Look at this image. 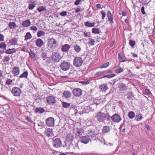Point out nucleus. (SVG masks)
Segmentation results:
<instances>
[{
	"label": "nucleus",
	"mask_w": 155,
	"mask_h": 155,
	"mask_svg": "<svg viewBox=\"0 0 155 155\" xmlns=\"http://www.w3.org/2000/svg\"><path fill=\"white\" fill-rule=\"evenodd\" d=\"M99 88L100 90L102 91L105 92L106 90L108 89V87L106 84H103L100 86Z\"/></svg>",
	"instance_id": "obj_23"
},
{
	"label": "nucleus",
	"mask_w": 155,
	"mask_h": 155,
	"mask_svg": "<svg viewBox=\"0 0 155 155\" xmlns=\"http://www.w3.org/2000/svg\"><path fill=\"white\" fill-rule=\"evenodd\" d=\"M12 92L14 96H19L20 95L21 91L19 88L14 87L12 89Z\"/></svg>",
	"instance_id": "obj_8"
},
{
	"label": "nucleus",
	"mask_w": 155,
	"mask_h": 155,
	"mask_svg": "<svg viewBox=\"0 0 155 155\" xmlns=\"http://www.w3.org/2000/svg\"><path fill=\"white\" fill-rule=\"evenodd\" d=\"M90 83V81L89 80L84 81H81L80 82V83L83 84H89Z\"/></svg>",
	"instance_id": "obj_53"
},
{
	"label": "nucleus",
	"mask_w": 155,
	"mask_h": 155,
	"mask_svg": "<svg viewBox=\"0 0 155 155\" xmlns=\"http://www.w3.org/2000/svg\"><path fill=\"white\" fill-rule=\"evenodd\" d=\"M92 32L94 34H99L100 33V29L96 28H93L92 29Z\"/></svg>",
	"instance_id": "obj_37"
},
{
	"label": "nucleus",
	"mask_w": 155,
	"mask_h": 155,
	"mask_svg": "<svg viewBox=\"0 0 155 155\" xmlns=\"http://www.w3.org/2000/svg\"><path fill=\"white\" fill-rule=\"evenodd\" d=\"M135 44L136 42L135 41L132 40H130L129 41V44L133 48L135 45Z\"/></svg>",
	"instance_id": "obj_45"
},
{
	"label": "nucleus",
	"mask_w": 155,
	"mask_h": 155,
	"mask_svg": "<svg viewBox=\"0 0 155 155\" xmlns=\"http://www.w3.org/2000/svg\"><path fill=\"white\" fill-rule=\"evenodd\" d=\"M4 36L2 34H0V41H4Z\"/></svg>",
	"instance_id": "obj_59"
},
{
	"label": "nucleus",
	"mask_w": 155,
	"mask_h": 155,
	"mask_svg": "<svg viewBox=\"0 0 155 155\" xmlns=\"http://www.w3.org/2000/svg\"><path fill=\"white\" fill-rule=\"evenodd\" d=\"M82 33L84 34V37L85 38H89L91 37V34L90 32L83 31Z\"/></svg>",
	"instance_id": "obj_34"
},
{
	"label": "nucleus",
	"mask_w": 155,
	"mask_h": 155,
	"mask_svg": "<svg viewBox=\"0 0 155 155\" xmlns=\"http://www.w3.org/2000/svg\"><path fill=\"white\" fill-rule=\"evenodd\" d=\"M95 41L93 39L90 38L89 39V41L88 42V44L91 45H94V43Z\"/></svg>",
	"instance_id": "obj_47"
},
{
	"label": "nucleus",
	"mask_w": 155,
	"mask_h": 155,
	"mask_svg": "<svg viewBox=\"0 0 155 155\" xmlns=\"http://www.w3.org/2000/svg\"><path fill=\"white\" fill-rule=\"evenodd\" d=\"M12 82H13L12 80L10 79H7V80H6V82H5L6 85H7L8 86H9V85H11L12 84Z\"/></svg>",
	"instance_id": "obj_50"
},
{
	"label": "nucleus",
	"mask_w": 155,
	"mask_h": 155,
	"mask_svg": "<svg viewBox=\"0 0 155 155\" xmlns=\"http://www.w3.org/2000/svg\"><path fill=\"white\" fill-rule=\"evenodd\" d=\"M20 70L18 67H15L12 70V72L14 76H17L20 74Z\"/></svg>",
	"instance_id": "obj_14"
},
{
	"label": "nucleus",
	"mask_w": 155,
	"mask_h": 155,
	"mask_svg": "<svg viewBox=\"0 0 155 155\" xmlns=\"http://www.w3.org/2000/svg\"><path fill=\"white\" fill-rule=\"evenodd\" d=\"M118 87L120 90L122 91H124L127 89L126 85L123 83L120 84L119 85Z\"/></svg>",
	"instance_id": "obj_25"
},
{
	"label": "nucleus",
	"mask_w": 155,
	"mask_h": 155,
	"mask_svg": "<svg viewBox=\"0 0 155 155\" xmlns=\"http://www.w3.org/2000/svg\"><path fill=\"white\" fill-rule=\"evenodd\" d=\"M63 107L64 108H68L70 106V104L69 103H68L64 102H62Z\"/></svg>",
	"instance_id": "obj_49"
},
{
	"label": "nucleus",
	"mask_w": 155,
	"mask_h": 155,
	"mask_svg": "<svg viewBox=\"0 0 155 155\" xmlns=\"http://www.w3.org/2000/svg\"><path fill=\"white\" fill-rule=\"evenodd\" d=\"M45 111L43 108L37 107L35 109V112L36 113H42Z\"/></svg>",
	"instance_id": "obj_22"
},
{
	"label": "nucleus",
	"mask_w": 155,
	"mask_h": 155,
	"mask_svg": "<svg viewBox=\"0 0 155 155\" xmlns=\"http://www.w3.org/2000/svg\"><path fill=\"white\" fill-rule=\"evenodd\" d=\"M143 118V117L142 116L140 113H138L137 114L136 119L137 121H139L141 120Z\"/></svg>",
	"instance_id": "obj_40"
},
{
	"label": "nucleus",
	"mask_w": 155,
	"mask_h": 155,
	"mask_svg": "<svg viewBox=\"0 0 155 155\" xmlns=\"http://www.w3.org/2000/svg\"><path fill=\"white\" fill-rule=\"evenodd\" d=\"M81 90L78 88H75L73 91V93L74 95L75 96L79 97L82 94Z\"/></svg>",
	"instance_id": "obj_11"
},
{
	"label": "nucleus",
	"mask_w": 155,
	"mask_h": 155,
	"mask_svg": "<svg viewBox=\"0 0 155 155\" xmlns=\"http://www.w3.org/2000/svg\"><path fill=\"white\" fill-rule=\"evenodd\" d=\"M110 65L109 62L105 63L99 67V68L101 69L105 68L107 67Z\"/></svg>",
	"instance_id": "obj_42"
},
{
	"label": "nucleus",
	"mask_w": 155,
	"mask_h": 155,
	"mask_svg": "<svg viewBox=\"0 0 155 155\" xmlns=\"http://www.w3.org/2000/svg\"><path fill=\"white\" fill-rule=\"evenodd\" d=\"M31 23L30 20L28 19L23 21L22 23V25L23 27L27 28L31 25Z\"/></svg>",
	"instance_id": "obj_16"
},
{
	"label": "nucleus",
	"mask_w": 155,
	"mask_h": 155,
	"mask_svg": "<svg viewBox=\"0 0 155 155\" xmlns=\"http://www.w3.org/2000/svg\"><path fill=\"white\" fill-rule=\"evenodd\" d=\"M74 49L77 53H79L81 51V48L79 45L77 44L74 46Z\"/></svg>",
	"instance_id": "obj_29"
},
{
	"label": "nucleus",
	"mask_w": 155,
	"mask_h": 155,
	"mask_svg": "<svg viewBox=\"0 0 155 155\" xmlns=\"http://www.w3.org/2000/svg\"><path fill=\"white\" fill-rule=\"evenodd\" d=\"M107 116L106 114L99 111L97 113L95 118L98 121L101 122L105 120Z\"/></svg>",
	"instance_id": "obj_5"
},
{
	"label": "nucleus",
	"mask_w": 155,
	"mask_h": 155,
	"mask_svg": "<svg viewBox=\"0 0 155 155\" xmlns=\"http://www.w3.org/2000/svg\"><path fill=\"white\" fill-rule=\"evenodd\" d=\"M97 127L94 126H91L88 130V134L89 137H95L97 134Z\"/></svg>",
	"instance_id": "obj_2"
},
{
	"label": "nucleus",
	"mask_w": 155,
	"mask_h": 155,
	"mask_svg": "<svg viewBox=\"0 0 155 155\" xmlns=\"http://www.w3.org/2000/svg\"><path fill=\"white\" fill-rule=\"evenodd\" d=\"M118 60L120 62H123L126 61V60L123 57L120 53H118Z\"/></svg>",
	"instance_id": "obj_31"
},
{
	"label": "nucleus",
	"mask_w": 155,
	"mask_h": 155,
	"mask_svg": "<svg viewBox=\"0 0 155 155\" xmlns=\"http://www.w3.org/2000/svg\"><path fill=\"white\" fill-rule=\"evenodd\" d=\"M64 97H70L71 96V93L68 91H64L63 93Z\"/></svg>",
	"instance_id": "obj_38"
},
{
	"label": "nucleus",
	"mask_w": 155,
	"mask_h": 155,
	"mask_svg": "<svg viewBox=\"0 0 155 155\" xmlns=\"http://www.w3.org/2000/svg\"><path fill=\"white\" fill-rule=\"evenodd\" d=\"M29 54L32 58H34L35 57L36 54L34 52L31 50H30L29 52Z\"/></svg>",
	"instance_id": "obj_51"
},
{
	"label": "nucleus",
	"mask_w": 155,
	"mask_h": 155,
	"mask_svg": "<svg viewBox=\"0 0 155 155\" xmlns=\"http://www.w3.org/2000/svg\"><path fill=\"white\" fill-rule=\"evenodd\" d=\"M95 23L94 22L90 23L88 21L85 22L84 25L86 26L90 27H92L94 26Z\"/></svg>",
	"instance_id": "obj_27"
},
{
	"label": "nucleus",
	"mask_w": 155,
	"mask_h": 155,
	"mask_svg": "<svg viewBox=\"0 0 155 155\" xmlns=\"http://www.w3.org/2000/svg\"><path fill=\"white\" fill-rule=\"evenodd\" d=\"M110 130V127L108 126H104L102 129V133L105 134L108 132Z\"/></svg>",
	"instance_id": "obj_32"
},
{
	"label": "nucleus",
	"mask_w": 155,
	"mask_h": 155,
	"mask_svg": "<svg viewBox=\"0 0 155 155\" xmlns=\"http://www.w3.org/2000/svg\"><path fill=\"white\" fill-rule=\"evenodd\" d=\"M6 47V45L5 42L0 43V48L5 49Z\"/></svg>",
	"instance_id": "obj_46"
},
{
	"label": "nucleus",
	"mask_w": 155,
	"mask_h": 155,
	"mask_svg": "<svg viewBox=\"0 0 155 155\" xmlns=\"http://www.w3.org/2000/svg\"><path fill=\"white\" fill-rule=\"evenodd\" d=\"M30 2L31 4H29L28 8L29 10H32L35 6V2L34 1H30Z\"/></svg>",
	"instance_id": "obj_26"
},
{
	"label": "nucleus",
	"mask_w": 155,
	"mask_h": 155,
	"mask_svg": "<svg viewBox=\"0 0 155 155\" xmlns=\"http://www.w3.org/2000/svg\"><path fill=\"white\" fill-rule=\"evenodd\" d=\"M105 72V71H101L97 72L95 73V75L97 76V77H100L101 76L103 77V75H104V73Z\"/></svg>",
	"instance_id": "obj_33"
},
{
	"label": "nucleus",
	"mask_w": 155,
	"mask_h": 155,
	"mask_svg": "<svg viewBox=\"0 0 155 155\" xmlns=\"http://www.w3.org/2000/svg\"><path fill=\"white\" fill-rule=\"evenodd\" d=\"M77 135L78 137H80L84 132V130L81 128L78 129L76 130Z\"/></svg>",
	"instance_id": "obj_30"
},
{
	"label": "nucleus",
	"mask_w": 155,
	"mask_h": 155,
	"mask_svg": "<svg viewBox=\"0 0 155 155\" xmlns=\"http://www.w3.org/2000/svg\"><path fill=\"white\" fill-rule=\"evenodd\" d=\"M67 12L64 11L60 13V15L62 16H65L67 15Z\"/></svg>",
	"instance_id": "obj_60"
},
{
	"label": "nucleus",
	"mask_w": 155,
	"mask_h": 155,
	"mask_svg": "<svg viewBox=\"0 0 155 155\" xmlns=\"http://www.w3.org/2000/svg\"><path fill=\"white\" fill-rule=\"evenodd\" d=\"M61 67L62 70L67 71L69 68L70 65L68 62H64L61 64Z\"/></svg>",
	"instance_id": "obj_13"
},
{
	"label": "nucleus",
	"mask_w": 155,
	"mask_h": 155,
	"mask_svg": "<svg viewBox=\"0 0 155 155\" xmlns=\"http://www.w3.org/2000/svg\"><path fill=\"white\" fill-rule=\"evenodd\" d=\"M18 39L17 38H14L11 39L9 40L8 44L10 46L11 45H18Z\"/></svg>",
	"instance_id": "obj_12"
},
{
	"label": "nucleus",
	"mask_w": 155,
	"mask_h": 155,
	"mask_svg": "<svg viewBox=\"0 0 155 155\" xmlns=\"http://www.w3.org/2000/svg\"><path fill=\"white\" fill-rule=\"evenodd\" d=\"M124 71V69L123 68L119 67V68L116 69L115 70L114 72L115 73L119 74L123 72Z\"/></svg>",
	"instance_id": "obj_41"
},
{
	"label": "nucleus",
	"mask_w": 155,
	"mask_h": 155,
	"mask_svg": "<svg viewBox=\"0 0 155 155\" xmlns=\"http://www.w3.org/2000/svg\"><path fill=\"white\" fill-rule=\"evenodd\" d=\"M84 97H78L77 100L78 103L80 104L84 102V101L87 100V97H85V99H84Z\"/></svg>",
	"instance_id": "obj_35"
},
{
	"label": "nucleus",
	"mask_w": 155,
	"mask_h": 155,
	"mask_svg": "<svg viewBox=\"0 0 155 155\" xmlns=\"http://www.w3.org/2000/svg\"><path fill=\"white\" fill-rule=\"evenodd\" d=\"M30 28L31 30H34V31H37L38 30V28L37 27L35 26H31Z\"/></svg>",
	"instance_id": "obj_56"
},
{
	"label": "nucleus",
	"mask_w": 155,
	"mask_h": 155,
	"mask_svg": "<svg viewBox=\"0 0 155 155\" xmlns=\"http://www.w3.org/2000/svg\"><path fill=\"white\" fill-rule=\"evenodd\" d=\"M107 16L109 21L111 23H114V21H113V15L110 11H108L107 12Z\"/></svg>",
	"instance_id": "obj_21"
},
{
	"label": "nucleus",
	"mask_w": 155,
	"mask_h": 155,
	"mask_svg": "<svg viewBox=\"0 0 155 155\" xmlns=\"http://www.w3.org/2000/svg\"><path fill=\"white\" fill-rule=\"evenodd\" d=\"M58 45L57 41L53 38L48 39L47 47L49 50H53L56 48Z\"/></svg>",
	"instance_id": "obj_1"
},
{
	"label": "nucleus",
	"mask_w": 155,
	"mask_h": 155,
	"mask_svg": "<svg viewBox=\"0 0 155 155\" xmlns=\"http://www.w3.org/2000/svg\"><path fill=\"white\" fill-rule=\"evenodd\" d=\"M101 12L102 15L101 17L102 19L104 20L106 16V12L103 10L101 11Z\"/></svg>",
	"instance_id": "obj_52"
},
{
	"label": "nucleus",
	"mask_w": 155,
	"mask_h": 155,
	"mask_svg": "<svg viewBox=\"0 0 155 155\" xmlns=\"http://www.w3.org/2000/svg\"><path fill=\"white\" fill-rule=\"evenodd\" d=\"M8 26L10 29L12 30H15L18 27L15 22H9Z\"/></svg>",
	"instance_id": "obj_18"
},
{
	"label": "nucleus",
	"mask_w": 155,
	"mask_h": 155,
	"mask_svg": "<svg viewBox=\"0 0 155 155\" xmlns=\"http://www.w3.org/2000/svg\"><path fill=\"white\" fill-rule=\"evenodd\" d=\"M51 58L52 61L57 62L61 60L62 57L59 52L55 51L52 53Z\"/></svg>",
	"instance_id": "obj_4"
},
{
	"label": "nucleus",
	"mask_w": 155,
	"mask_h": 155,
	"mask_svg": "<svg viewBox=\"0 0 155 155\" xmlns=\"http://www.w3.org/2000/svg\"><path fill=\"white\" fill-rule=\"evenodd\" d=\"M37 10L39 12H41L43 11H46L47 9L45 7H44L43 6H39Z\"/></svg>",
	"instance_id": "obj_43"
},
{
	"label": "nucleus",
	"mask_w": 155,
	"mask_h": 155,
	"mask_svg": "<svg viewBox=\"0 0 155 155\" xmlns=\"http://www.w3.org/2000/svg\"><path fill=\"white\" fill-rule=\"evenodd\" d=\"M44 134L48 137H50L51 136V133L45 131Z\"/></svg>",
	"instance_id": "obj_64"
},
{
	"label": "nucleus",
	"mask_w": 155,
	"mask_h": 155,
	"mask_svg": "<svg viewBox=\"0 0 155 155\" xmlns=\"http://www.w3.org/2000/svg\"><path fill=\"white\" fill-rule=\"evenodd\" d=\"M28 75L27 71L24 72L20 76V78H27Z\"/></svg>",
	"instance_id": "obj_48"
},
{
	"label": "nucleus",
	"mask_w": 155,
	"mask_h": 155,
	"mask_svg": "<svg viewBox=\"0 0 155 155\" xmlns=\"http://www.w3.org/2000/svg\"><path fill=\"white\" fill-rule=\"evenodd\" d=\"M55 97H47V101L49 104H53L56 102Z\"/></svg>",
	"instance_id": "obj_20"
},
{
	"label": "nucleus",
	"mask_w": 155,
	"mask_h": 155,
	"mask_svg": "<svg viewBox=\"0 0 155 155\" xmlns=\"http://www.w3.org/2000/svg\"><path fill=\"white\" fill-rule=\"evenodd\" d=\"M83 63V61L81 57H76L74 59L73 65L76 67H80Z\"/></svg>",
	"instance_id": "obj_6"
},
{
	"label": "nucleus",
	"mask_w": 155,
	"mask_h": 155,
	"mask_svg": "<svg viewBox=\"0 0 155 155\" xmlns=\"http://www.w3.org/2000/svg\"><path fill=\"white\" fill-rule=\"evenodd\" d=\"M106 114L107 115V116L106 118H107V120L108 121H110V120L111 119V120H112V116H110L108 114Z\"/></svg>",
	"instance_id": "obj_54"
},
{
	"label": "nucleus",
	"mask_w": 155,
	"mask_h": 155,
	"mask_svg": "<svg viewBox=\"0 0 155 155\" xmlns=\"http://www.w3.org/2000/svg\"><path fill=\"white\" fill-rule=\"evenodd\" d=\"M35 44L38 47L41 48L43 45L44 42L41 39L39 38L36 40Z\"/></svg>",
	"instance_id": "obj_17"
},
{
	"label": "nucleus",
	"mask_w": 155,
	"mask_h": 155,
	"mask_svg": "<svg viewBox=\"0 0 155 155\" xmlns=\"http://www.w3.org/2000/svg\"><path fill=\"white\" fill-rule=\"evenodd\" d=\"M45 131L48 133H52V129L50 128H48Z\"/></svg>",
	"instance_id": "obj_61"
},
{
	"label": "nucleus",
	"mask_w": 155,
	"mask_h": 155,
	"mask_svg": "<svg viewBox=\"0 0 155 155\" xmlns=\"http://www.w3.org/2000/svg\"><path fill=\"white\" fill-rule=\"evenodd\" d=\"M54 119L53 117H48L46 119V124L49 127L54 126Z\"/></svg>",
	"instance_id": "obj_7"
},
{
	"label": "nucleus",
	"mask_w": 155,
	"mask_h": 155,
	"mask_svg": "<svg viewBox=\"0 0 155 155\" xmlns=\"http://www.w3.org/2000/svg\"><path fill=\"white\" fill-rule=\"evenodd\" d=\"M128 116L129 118L132 119L134 117L135 114L133 111H131L129 112Z\"/></svg>",
	"instance_id": "obj_36"
},
{
	"label": "nucleus",
	"mask_w": 155,
	"mask_h": 155,
	"mask_svg": "<svg viewBox=\"0 0 155 155\" xmlns=\"http://www.w3.org/2000/svg\"><path fill=\"white\" fill-rule=\"evenodd\" d=\"M25 119L29 122L31 123H32L33 122V121L32 120L31 118L30 117H26Z\"/></svg>",
	"instance_id": "obj_55"
},
{
	"label": "nucleus",
	"mask_w": 155,
	"mask_h": 155,
	"mask_svg": "<svg viewBox=\"0 0 155 155\" xmlns=\"http://www.w3.org/2000/svg\"><path fill=\"white\" fill-rule=\"evenodd\" d=\"M66 140L67 142H72L74 139V135L71 133L68 134L66 136Z\"/></svg>",
	"instance_id": "obj_19"
},
{
	"label": "nucleus",
	"mask_w": 155,
	"mask_h": 155,
	"mask_svg": "<svg viewBox=\"0 0 155 155\" xmlns=\"http://www.w3.org/2000/svg\"><path fill=\"white\" fill-rule=\"evenodd\" d=\"M62 141L59 138L54 137L52 140L53 146L56 148L61 147L62 146Z\"/></svg>",
	"instance_id": "obj_3"
},
{
	"label": "nucleus",
	"mask_w": 155,
	"mask_h": 155,
	"mask_svg": "<svg viewBox=\"0 0 155 155\" xmlns=\"http://www.w3.org/2000/svg\"><path fill=\"white\" fill-rule=\"evenodd\" d=\"M121 120L119 115L117 114H114L112 116V121L114 122L119 123Z\"/></svg>",
	"instance_id": "obj_10"
},
{
	"label": "nucleus",
	"mask_w": 155,
	"mask_h": 155,
	"mask_svg": "<svg viewBox=\"0 0 155 155\" xmlns=\"http://www.w3.org/2000/svg\"><path fill=\"white\" fill-rule=\"evenodd\" d=\"M45 33L44 31L40 30L38 31L37 33V37L39 38L45 35Z\"/></svg>",
	"instance_id": "obj_39"
},
{
	"label": "nucleus",
	"mask_w": 155,
	"mask_h": 155,
	"mask_svg": "<svg viewBox=\"0 0 155 155\" xmlns=\"http://www.w3.org/2000/svg\"><path fill=\"white\" fill-rule=\"evenodd\" d=\"M32 38V35L30 32H28L26 34L25 36V40L28 41V40L31 39Z\"/></svg>",
	"instance_id": "obj_28"
},
{
	"label": "nucleus",
	"mask_w": 155,
	"mask_h": 155,
	"mask_svg": "<svg viewBox=\"0 0 155 155\" xmlns=\"http://www.w3.org/2000/svg\"><path fill=\"white\" fill-rule=\"evenodd\" d=\"M16 51V49L15 48L12 49H8L5 51V53L6 54H11L15 53Z\"/></svg>",
	"instance_id": "obj_24"
},
{
	"label": "nucleus",
	"mask_w": 155,
	"mask_h": 155,
	"mask_svg": "<svg viewBox=\"0 0 155 155\" xmlns=\"http://www.w3.org/2000/svg\"><path fill=\"white\" fill-rule=\"evenodd\" d=\"M71 47L68 44H65L62 45L61 48V50L64 52H68Z\"/></svg>",
	"instance_id": "obj_15"
},
{
	"label": "nucleus",
	"mask_w": 155,
	"mask_h": 155,
	"mask_svg": "<svg viewBox=\"0 0 155 155\" xmlns=\"http://www.w3.org/2000/svg\"><path fill=\"white\" fill-rule=\"evenodd\" d=\"M80 138L79 140L80 142L85 144H87L90 140H91L88 135L82 136Z\"/></svg>",
	"instance_id": "obj_9"
},
{
	"label": "nucleus",
	"mask_w": 155,
	"mask_h": 155,
	"mask_svg": "<svg viewBox=\"0 0 155 155\" xmlns=\"http://www.w3.org/2000/svg\"><path fill=\"white\" fill-rule=\"evenodd\" d=\"M116 75L115 74H110L103 75V77H106L108 78H111L114 77Z\"/></svg>",
	"instance_id": "obj_44"
},
{
	"label": "nucleus",
	"mask_w": 155,
	"mask_h": 155,
	"mask_svg": "<svg viewBox=\"0 0 155 155\" xmlns=\"http://www.w3.org/2000/svg\"><path fill=\"white\" fill-rule=\"evenodd\" d=\"M82 0H77L74 2V4L76 5H78Z\"/></svg>",
	"instance_id": "obj_63"
},
{
	"label": "nucleus",
	"mask_w": 155,
	"mask_h": 155,
	"mask_svg": "<svg viewBox=\"0 0 155 155\" xmlns=\"http://www.w3.org/2000/svg\"><path fill=\"white\" fill-rule=\"evenodd\" d=\"M101 7V5L100 4L98 3L96 5V7L97 8V9H99L101 8H102Z\"/></svg>",
	"instance_id": "obj_62"
},
{
	"label": "nucleus",
	"mask_w": 155,
	"mask_h": 155,
	"mask_svg": "<svg viewBox=\"0 0 155 155\" xmlns=\"http://www.w3.org/2000/svg\"><path fill=\"white\" fill-rule=\"evenodd\" d=\"M144 9L145 8L144 6L142 7L141 8V12L142 14L143 15H145L146 13V12L145 11Z\"/></svg>",
	"instance_id": "obj_58"
},
{
	"label": "nucleus",
	"mask_w": 155,
	"mask_h": 155,
	"mask_svg": "<svg viewBox=\"0 0 155 155\" xmlns=\"http://www.w3.org/2000/svg\"><path fill=\"white\" fill-rule=\"evenodd\" d=\"M10 58L9 56H6L5 57L4 61L6 62H8L10 60Z\"/></svg>",
	"instance_id": "obj_57"
}]
</instances>
